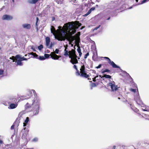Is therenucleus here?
<instances>
[{"instance_id": "obj_64", "label": "nucleus", "mask_w": 149, "mask_h": 149, "mask_svg": "<svg viewBox=\"0 0 149 149\" xmlns=\"http://www.w3.org/2000/svg\"><path fill=\"white\" fill-rule=\"evenodd\" d=\"M12 1L13 2H14V0H12Z\"/></svg>"}, {"instance_id": "obj_49", "label": "nucleus", "mask_w": 149, "mask_h": 149, "mask_svg": "<svg viewBox=\"0 0 149 149\" xmlns=\"http://www.w3.org/2000/svg\"><path fill=\"white\" fill-rule=\"evenodd\" d=\"M38 22H36V27L37 29L38 28Z\"/></svg>"}, {"instance_id": "obj_50", "label": "nucleus", "mask_w": 149, "mask_h": 149, "mask_svg": "<svg viewBox=\"0 0 149 149\" xmlns=\"http://www.w3.org/2000/svg\"><path fill=\"white\" fill-rule=\"evenodd\" d=\"M27 124V123H23V126H24V127L26 126V124Z\"/></svg>"}, {"instance_id": "obj_1", "label": "nucleus", "mask_w": 149, "mask_h": 149, "mask_svg": "<svg viewBox=\"0 0 149 149\" xmlns=\"http://www.w3.org/2000/svg\"><path fill=\"white\" fill-rule=\"evenodd\" d=\"M81 24L77 21L65 23L63 26V29H61V32L58 33L57 39L59 41L65 40V38L71 44L74 40L78 42L80 40V32H78L74 36H72L76 31V29L81 26Z\"/></svg>"}, {"instance_id": "obj_15", "label": "nucleus", "mask_w": 149, "mask_h": 149, "mask_svg": "<svg viewBox=\"0 0 149 149\" xmlns=\"http://www.w3.org/2000/svg\"><path fill=\"white\" fill-rule=\"evenodd\" d=\"M39 0H28V3L31 4H35Z\"/></svg>"}, {"instance_id": "obj_4", "label": "nucleus", "mask_w": 149, "mask_h": 149, "mask_svg": "<svg viewBox=\"0 0 149 149\" xmlns=\"http://www.w3.org/2000/svg\"><path fill=\"white\" fill-rule=\"evenodd\" d=\"M73 68L76 70V75L77 76H80L81 77L85 78H88V80L91 79L88 78L89 77V74H87L86 73V71L85 70V66L84 65H82L80 69V72L78 70L77 66L74 65Z\"/></svg>"}, {"instance_id": "obj_31", "label": "nucleus", "mask_w": 149, "mask_h": 149, "mask_svg": "<svg viewBox=\"0 0 149 149\" xmlns=\"http://www.w3.org/2000/svg\"><path fill=\"white\" fill-rule=\"evenodd\" d=\"M20 59L21 61H24V60L27 61V58H25L24 57H21L20 58Z\"/></svg>"}, {"instance_id": "obj_52", "label": "nucleus", "mask_w": 149, "mask_h": 149, "mask_svg": "<svg viewBox=\"0 0 149 149\" xmlns=\"http://www.w3.org/2000/svg\"><path fill=\"white\" fill-rule=\"evenodd\" d=\"M72 1H73V3H77L76 0H73Z\"/></svg>"}, {"instance_id": "obj_56", "label": "nucleus", "mask_w": 149, "mask_h": 149, "mask_svg": "<svg viewBox=\"0 0 149 149\" xmlns=\"http://www.w3.org/2000/svg\"><path fill=\"white\" fill-rule=\"evenodd\" d=\"M26 149H33V148H26Z\"/></svg>"}, {"instance_id": "obj_45", "label": "nucleus", "mask_w": 149, "mask_h": 149, "mask_svg": "<svg viewBox=\"0 0 149 149\" xmlns=\"http://www.w3.org/2000/svg\"><path fill=\"white\" fill-rule=\"evenodd\" d=\"M15 58H19L20 59V58H21L20 56L19 55H17L16 56Z\"/></svg>"}, {"instance_id": "obj_58", "label": "nucleus", "mask_w": 149, "mask_h": 149, "mask_svg": "<svg viewBox=\"0 0 149 149\" xmlns=\"http://www.w3.org/2000/svg\"><path fill=\"white\" fill-rule=\"evenodd\" d=\"M33 49V51H36L34 49Z\"/></svg>"}, {"instance_id": "obj_47", "label": "nucleus", "mask_w": 149, "mask_h": 149, "mask_svg": "<svg viewBox=\"0 0 149 149\" xmlns=\"http://www.w3.org/2000/svg\"><path fill=\"white\" fill-rule=\"evenodd\" d=\"M102 76L101 75H99V76H98V77L96 79L97 80H98L99 79H100V78H101Z\"/></svg>"}, {"instance_id": "obj_42", "label": "nucleus", "mask_w": 149, "mask_h": 149, "mask_svg": "<svg viewBox=\"0 0 149 149\" xmlns=\"http://www.w3.org/2000/svg\"><path fill=\"white\" fill-rule=\"evenodd\" d=\"M97 86V84L95 83H92V87H95Z\"/></svg>"}, {"instance_id": "obj_41", "label": "nucleus", "mask_w": 149, "mask_h": 149, "mask_svg": "<svg viewBox=\"0 0 149 149\" xmlns=\"http://www.w3.org/2000/svg\"><path fill=\"white\" fill-rule=\"evenodd\" d=\"M130 91L132 92H133L134 93H135L136 92V90L134 89H131Z\"/></svg>"}, {"instance_id": "obj_29", "label": "nucleus", "mask_w": 149, "mask_h": 149, "mask_svg": "<svg viewBox=\"0 0 149 149\" xmlns=\"http://www.w3.org/2000/svg\"><path fill=\"white\" fill-rule=\"evenodd\" d=\"M44 57L45 58V59L48 58L50 56V55L48 54H44Z\"/></svg>"}, {"instance_id": "obj_11", "label": "nucleus", "mask_w": 149, "mask_h": 149, "mask_svg": "<svg viewBox=\"0 0 149 149\" xmlns=\"http://www.w3.org/2000/svg\"><path fill=\"white\" fill-rule=\"evenodd\" d=\"M61 29H60V30H59L58 29H57V31H56L55 30V29L54 27L53 26H52V28L51 29V31L52 33L53 32V31H54L55 33H56L57 31L58 32L57 35L56 37H55L56 38V39H57V38H57V36H58V33L60 32H61Z\"/></svg>"}, {"instance_id": "obj_37", "label": "nucleus", "mask_w": 149, "mask_h": 149, "mask_svg": "<svg viewBox=\"0 0 149 149\" xmlns=\"http://www.w3.org/2000/svg\"><path fill=\"white\" fill-rule=\"evenodd\" d=\"M89 53L88 52L84 56V58L85 59H86L87 58V56H89Z\"/></svg>"}, {"instance_id": "obj_59", "label": "nucleus", "mask_w": 149, "mask_h": 149, "mask_svg": "<svg viewBox=\"0 0 149 149\" xmlns=\"http://www.w3.org/2000/svg\"><path fill=\"white\" fill-rule=\"evenodd\" d=\"M138 0H136V2H138Z\"/></svg>"}, {"instance_id": "obj_16", "label": "nucleus", "mask_w": 149, "mask_h": 149, "mask_svg": "<svg viewBox=\"0 0 149 149\" xmlns=\"http://www.w3.org/2000/svg\"><path fill=\"white\" fill-rule=\"evenodd\" d=\"M32 106L33 107H34L35 106L34 105H32V104H29L28 103H27L25 106V107L26 109H29L31 108Z\"/></svg>"}, {"instance_id": "obj_20", "label": "nucleus", "mask_w": 149, "mask_h": 149, "mask_svg": "<svg viewBox=\"0 0 149 149\" xmlns=\"http://www.w3.org/2000/svg\"><path fill=\"white\" fill-rule=\"evenodd\" d=\"M110 72V70L108 69H102V74H104L106 72Z\"/></svg>"}, {"instance_id": "obj_63", "label": "nucleus", "mask_w": 149, "mask_h": 149, "mask_svg": "<svg viewBox=\"0 0 149 149\" xmlns=\"http://www.w3.org/2000/svg\"><path fill=\"white\" fill-rule=\"evenodd\" d=\"M71 46H73V45L72 44H71Z\"/></svg>"}, {"instance_id": "obj_36", "label": "nucleus", "mask_w": 149, "mask_h": 149, "mask_svg": "<svg viewBox=\"0 0 149 149\" xmlns=\"http://www.w3.org/2000/svg\"><path fill=\"white\" fill-rule=\"evenodd\" d=\"M149 1V0H143L141 1V4H143V3H145L146 2L148 1Z\"/></svg>"}, {"instance_id": "obj_43", "label": "nucleus", "mask_w": 149, "mask_h": 149, "mask_svg": "<svg viewBox=\"0 0 149 149\" xmlns=\"http://www.w3.org/2000/svg\"><path fill=\"white\" fill-rule=\"evenodd\" d=\"M59 52V50L58 49H56L55 50V53L56 54H58Z\"/></svg>"}, {"instance_id": "obj_55", "label": "nucleus", "mask_w": 149, "mask_h": 149, "mask_svg": "<svg viewBox=\"0 0 149 149\" xmlns=\"http://www.w3.org/2000/svg\"><path fill=\"white\" fill-rule=\"evenodd\" d=\"M61 28H62V27H61V26H59V29H61Z\"/></svg>"}, {"instance_id": "obj_24", "label": "nucleus", "mask_w": 149, "mask_h": 149, "mask_svg": "<svg viewBox=\"0 0 149 149\" xmlns=\"http://www.w3.org/2000/svg\"><path fill=\"white\" fill-rule=\"evenodd\" d=\"M131 109L135 112H137L139 111V110L136 107L133 106L131 107Z\"/></svg>"}, {"instance_id": "obj_23", "label": "nucleus", "mask_w": 149, "mask_h": 149, "mask_svg": "<svg viewBox=\"0 0 149 149\" xmlns=\"http://www.w3.org/2000/svg\"><path fill=\"white\" fill-rule=\"evenodd\" d=\"M105 77L106 78H109L111 79V76L109 75H107V74H104L103 76H102L101 77V78H102L103 77Z\"/></svg>"}, {"instance_id": "obj_5", "label": "nucleus", "mask_w": 149, "mask_h": 149, "mask_svg": "<svg viewBox=\"0 0 149 149\" xmlns=\"http://www.w3.org/2000/svg\"><path fill=\"white\" fill-rule=\"evenodd\" d=\"M109 85L111 86V89L112 91H116L118 88V86L116 85L114 81L109 83Z\"/></svg>"}, {"instance_id": "obj_7", "label": "nucleus", "mask_w": 149, "mask_h": 149, "mask_svg": "<svg viewBox=\"0 0 149 149\" xmlns=\"http://www.w3.org/2000/svg\"><path fill=\"white\" fill-rule=\"evenodd\" d=\"M50 56L54 60H57L61 57V56H58L54 52H51Z\"/></svg>"}, {"instance_id": "obj_51", "label": "nucleus", "mask_w": 149, "mask_h": 149, "mask_svg": "<svg viewBox=\"0 0 149 149\" xmlns=\"http://www.w3.org/2000/svg\"><path fill=\"white\" fill-rule=\"evenodd\" d=\"M36 22H38V21L39 20V18L38 17H37L36 18Z\"/></svg>"}, {"instance_id": "obj_2", "label": "nucleus", "mask_w": 149, "mask_h": 149, "mask_svg": "<svg viewBox=\"0 0 149 149\" xmlns=\"http://www.w3.org/2000/svg\"><path fill=\"white\" fill-rule=\"evenodd\" d=\"M75 46L76 45L74 46V49H72L71 50L67 51L65 50V53L64 54V55L65 56H69L71 58L70 62L73 64L78 63L77 58L78 59H80V58L78 57L76 54L75 47Z\"/></svg>"}, {"instance_id": "obj_54", "label": "nucleus", "mask_w": 149, "mask_h": 149, "mask_svg": "<svg viewBox=\"0 0 149 149\" xmlns=\"http://www.w3.org/2000/svg\"><path fill=\"white\" fill-rule=\"evenodd\" d=\"M110 18V17H109L107 19V20H109Z\"/></svg>"}, {"instance_id": "obj_13", "label": "nucleus", "mask_w": 149, "mask_h": 149, "mask_svg": "<svg viewBox=\"0 0 149 149\" xmlns=\"http://www.w3.org/2000/svg\"><path fill=\"white\" fill-rule=\"evenodd\" d=\"M77 47H78V48L77 49V51L79 54V57L80 58V57H81V56L82 54V53L81 52L80 47L79 45H77Z\"/></svg>"}, {"instance_id": "obj_18", "label": "nucleus", "mask_w": 149, "mask_h": 149, "mask_svg": "<svg viewBox=\"0 0 149 149\" xmlns=\"http://www.w3.org/2000/svg\"><path fill=\"white\" fill-rule=\"evenodd\" d=\"M32 90L31 91H29L26 94V96H27V97H29V98L32 96V92H33V91L32 90Z\"/></svg>"}, {"instance_id": "obj_44", "label": "nucleus", "mask_w": 149, "mask_h": 149, "mask_svg": "<svg viewBox=\"0 0 149 149\" xmlns=\"http://www.w3.org/2000/svg\"><path fill=\"white\" fill-rule=\"evenodd\" d=\"M102 64H99L98 66H97V67H95L96 68H97V69H98V68H100L101 66H102Z\"/></svg>"}, {"instance_id": "obj_30", "label": "nucleus", "mask_w": 149, "mask_h": 149, "mask_svg": "<svg viewBox=\"0 0 149 149\" xmlns=\"http://www.w3.org/2000/svg\"><path fill=\"white\" fill-rule=\"evenodd\" d=\"M38 140L37 138L35 137L32 139V141L33 142H36L38 141Z\"/></svg>"}, {"instance_id": "obj_22", "label": "nucleus", "mask_w": 149, "mask_h": 149, "mask_svg": "<svg viewBox=\"0 0 149 149\" xmlns=\"http://www.w3.org/2000/svg\"><path fill=\"white\" fill-rule=\"evenodd\" d=\"M29 99V97H27L26 95L21 96V99L22 100H24Z\"/></svg>"}, {"instance_id": "obj_27", "label": "nucleus", "mask_w": 149, "mask_h": 149, "mask_svg": "<svg viewBox=\"0 0 149 149\" xmlns=\"http://www.w3.org/2000/svg\"><path fill=\"white\" fill-rule=\"evenodd\" d=\"M43 48V46L42 45H40L38 47V49L40 50H42Z\"/></svg>"}, {"instance_id": "obj_10", "label": "nucleus", "mask_w": 149, "mask_h": 149, "mask_svg": "<svg viewBox=\"0 0 149 149\" xmlns=\"http://www.w3.org/2000/svg\"><path fill=\"white\" fill-rule=\"evenodd\" d=\"M108 63L111 65L113 68H120V67L117 65L113 61H110Z\"/></svg>"}, {"instance_id": "obj_17", "label": "nucleus", "mask_w": 149, "mask_h": 149, "mask_svg": "<svg viewBox=\"0 0 149 149\" xmlns=\"http://www.w3.org/2000/svg\"><path fill=\"white\" fill-rule=\"evenodd\" d=\"M46 45L47 46H48L50 43V38L48 37H47L46 38Z\"/></svg>"}, {"instance_id": "obj_9", "label": "nucleus", "mask_w": 149, "mask_h": 149, "mask_svg": "<svg viewBox=\"0 0 149 149\" xmlns=\"http://www.w3.org/2000/svg\"><path fill=\"white\" fill-rule=\"evenodd\" d=\"M10 105L9 106L8 108L9 109H12L16 108L17 106V103H8Z\"/></svg>"}, {"instance_id": "obj_38", "label": "nucleus", "mask_w": 149, "mask_h": 149, "mask_svg": "<svg viewBox=\"0 0 149 149\" xmlns=\"http://www.w3.org/2000/svg\"><path fill=\"white\" fill-rule=\"evenodd\" d=\"M91 13V12L90 11H88V12L86 13L84 15V16H86L87 15H89Z\"/></svg>"}, {"instance_id": "obj_53", "label": "nucleus", "mask_w": 149, "mask_h": 149, "mask_svg": "<svg viewBox=\"0 0 149 149\" xmlns=\"http://www.w3.org/2000/svg\"><path fill=\"white\" fill-rule=\"evenodd\" d=\"M115 148H116V146H114L113 147V149H115Z\"/></svg>"}, {"instance_id": "obj_40", "label": "nucleus", "mask_w": 149, "mask_h": 149, "mask_svg": "<svg viewBox=\"0 0 149 149\" xmlns=\"http://www.w3.org/2000/svg\"><path fill=\"white\" fill-rule=\"evenodd\" d=\"M95 7H92L89 10V11H90L91 13V11L95 10Z\"/></svg>"}, {"instance_id": "obj_32", "label": "nucleus", "mask_w": 149, "mask_h": 149, "mask_svg": "<svg viewBox=\"0 0 149 149\" xmlns=\"http://www.w3.org/2000/svg\"><path fill=\"white\" fill-rule=\"evenodd\" d=\"M101 26L100 25H99L98 26L95 28L93 30V31H94L97 30Z\"/></svg>"}, {"instance_id": "obj_46", "label": "nucleus", "mask_w": 149, "mask_h": 149, "mask_svg": "<svg viewBox=\"0 0 149 149\" xmlns=\"http://www.w3.org/2000/svg\"><path fill=\"white\" fill-rule=\"evenodd\" d=\"M3 144V141L0 140V146H1V145H2Z\"/></svg>"}, {"instance_id": "obj_21", "label": "nucleus", "mask_w": 149, "mask_h": 149, "mask_svg": "<svg viewBox=\"0 0 149 149\" xmlns=\"http://www.w3.org/2000/svg\"><path fill=\"white\" fill-rule=\"evenodd\" d=\"M17 65H22L21 61L19 59L17 60Z\"/></svg>"}, {"instance_id": "obj_34", "label": "nucleus", "mask_w": 149, "mask_h": 149, "mask_svg": "<svg viewBox=\"0 0 149 149\" xmlns=\"http://www.w3.org/2000/svg\"><path fill=\"white\" fill-rule=\"evenodd\" d=\"M98 77V75H97V76L95 77L93 79V81L94 82H95L96 81V78Z\"/></svg>"}, {"instance_id": "obj_8", "label": "nucleus", "mask_w": 149, "mask_h": 149, "mask_svg": "<svg viewBox=\"0 0 149 149\" xmlns=\"http://www.w3.org/2000/svg\"><path fill=\"white\" fill-rule=\"evenodd\" d=\"M135 101L137 104L141 106V107H144V104L143 103L142 100L140 99L138 97L135 99Z\"/></svg>"}, {"instance_id": "obj_57", "label": "nucleus", "mask_w": 149, "mask_h": 149, "mask_svg": "<svg viewBox=\"0 0 149 149\" xmlns=\"http://www.w3.org/2000/svg\"><path fill=\"white\" fill-rule=\"evenodd\" d=\"M27 54H25V56H27Z\"/></svg>"}, {"instance_id": "obj_14", "label": "nucleus", "mask_w": 149, "mask_h": 149, "mask_svg": "<svg viewBox=\"0 0 149 149\" xmlns=\"http://www.w3.org/2000/svg\"><path fill=\"white\" fill-rule=\"evenodd\" d=\"M22 26L24 28L27 29H30L31 28V25L29 24H23Z\"/></svg>"}, {"instance_id": "obj_62", "label": "nucleus", "mask_w": 149, "mask_h": 149, "mask_svg": "<svg viewBox=\"0 0 149 149\" xmlns=\"http://www.w3.org/2000/svg\"><path fill=\"white\" fill-rule=\"evenodd\" d=\"M19 123H18L17 125V126H19Z\"/></svg>"}, {"instance_id": "obj_48", "label": "nucleus", "mask_w": 149, "mask_h": 149, "mask_svg": "<svg viewBox=\"0 0 149 149\" xmlns=\"http://www.w3.org/2000/svg\"><path fill=\"white\" fill-rule=\"evenodd\" d=\"M15 125H13L11 127V129L13 130L14 128Z\"/></svg>"}, {"instance_id": "obj_33", "label": "nucleus", "mask_w": 149, "mask_h": 149, "mask_svg": "<svg viewBox=\"0 0 149 149\" xmlns=\"http://www.w3.org/2000/svg\"><path fill=\"white\" fill-rule=\"evenodd\" d=\"M104 58H105V59H106L107 60H108V63L110 61H111V60L109 59V58L108 57H104Z\"/></svg>"}, {"instance_id": "obj_60", "label": "nucleus", "mask_w": 149, "mask_h": 149, "mask_svg": "<svg viewBox=\"0 0 149 149\" xmlns=\"http://www.w3.org/2000/svg\"><path fill=\"white\" fill-rule=\"evenodd\" d=\"M118 99L120 100V97H118Z\"/></svg>"}, {"instance_id": "obj_12", "label": "nucleus", "mask_w": 149, "mask_h": 149, "mask_svg": "<svg viewBox=\"0 0 149 149\" xmlns=\"http://www.w3.org/2000/svg\"><path fill=\"white\" fill-rule=\"evenodd\" d=\"M17 99L16 98L10 99L8 103H17Z\"/></svg>"}, {"instance_id": "obj_28", "label": "nucleus", "mask_w": 149, "mask_h": 149, "mask_svg": "<svg viewBox=\"0 0 149 149\" xmlns=\"http://www.w3.org/2000/svg\"><path fill=\"white\" fill-rule=\"evenodd\" d=\"M68 45L67 44H66V45L64 46V47H65V49L64 51V53H65V50H66V51H68Z\"/></svg>"}, {"instance_id": "obj_39", "label": "nucleus", "mask_w": 149, "mask_h": 149, "mask_svg": "<svg viewBox=\"0 0 149 149\" xmlns=\"http://www.w3.org/2000/svg\"><path fill=\"white\" fill-rule=\"evenodd\" d=\"M29 121V118L27 117L25 120V123H27Z\"/></svg>"}, {"instance_id": "obj_61", "label": "nucleus", "mask_w": 149, "mask_h": 149, "mask_svg": "<svg viewBox=\"0 0 149 149\" xmlns=\"http://www.w3.org/2000/svg\"><path fill=\"white\" fill-rule=\"evenodd\" d=\"M26 127H24V130H25V129H26Z\"/></svg>"}, {"instance_id": "obj_3", "label": "nucleus", "mask_w": 149, "mask_h": 149, "mask_svg": "<svg viewBox=\"0 0 149 149\" xmlns=\"http://www.w3.org/2000/svg\"><path fill=\"white\" fill-rule=\"evenodd\" d=\"M35 96L34 99L32 100V105H34V107L36 108V110L34 111L33 112L34 115H36L38 113L40 104V100L38 97H37V95L34 90H32Z\"/></svg>"}, {"instance_id": "obj_19", "label": "nucleus", "mask_w": 149, "mask_h": 149, "mask_svg": "<svg viewBox=\"0 0 149 149\" xmlns=\"http://www.w3.org/2000/svg\"><path fill=\"white\" fill-rule=\"evenodd\" d=\"M28 54L29 55H32L35 58H36L38 59V55L36 54L35 53L31 52L30 53H29Z\"/></svg>"}, {"instance_id": "obj_6", "label": "nucleus", "mask_w": 149, "mask_h": 149, "mask_svg": "<svg viewBox=\"0 0 149 149\" xmlns=\"http://www.w3.org/2000/svg\"><path fill=\"white\" fill-rule=\"evenodd\" d=\"M2 19L3 20H10L13 19V17L9 15H5L2 16Z\"/></svg>"}, {"instance_id": "obj_26", "label": "nucleus", "mask_w": 149, "mask_h": 149, "mask_svg": "<svg viewBox=\"0 0 149 149\" xmlns=\"http://www.w3.org/2000/svg\"><path fill=\"white\" fill-rule=\"evenodd\" d=\"M38 59L40 60H43L45 59V58L43 56H40L38 57Z\"/></svg>"}, {"instance_id": "obj_35", "label": "nucleus", "mask_w": 149, "mask_h": 149, "mask_svg": "<svg viewBox=\"0 0 149 149\" xmlns=\"http://www.w3.org/2000/svg\"><path fill=\"white\" fill-rule=\"evenodd\" d=\"M4 73V70H3L0 69V75L3 74Z\"/></svg>"}, {"instance_id": "obj_25", "label": "nucleus", "mask_w": 149, "mask_h": 149, "mask_svg": "<svg viewBox=\"0 0 149 149\" xmlns=\"http://www.w3.org/2000/svg\"><path fill=\"white\" fill-rule=\"evenodd\" d=\"M142 109L144 111H149V107H146L145 109L142 108Z\"/></svg>"}]
</instances>
